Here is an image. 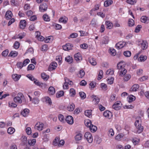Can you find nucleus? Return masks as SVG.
Here are the masks:
<instances>
[{
    "label": "nucleus",
    "mask_w": 149,
    "mask_h": 149,
    "mask_svg": "<svg viewBox=\"0 0 149 149\" xmlns=\"http://www.w3.org/2000/svg\"><path fill=\"white\" fill-rule=\"evenodd\" d=\"M12 15V13L11 11H8L5 15V17L7 19H11Z\"/></svg>",
    "instance_id": "obj_15"
},
{
    "label": "nucleus",
    "mask_w": 149,
    "mask_h": 149,
    "mask_svg": "<svg viewBox=\"0 0 149 149\" xmlns=\"http://www.w3.org/2000/svg\"><path fill=\"white\" fill-rule=\"evenodd\" d=\"M14 47L16 49H18L19 46V43L17 41H16L14 43L13 45Z\"/></svg>",
    "instance_id": "obj_54"
},
{
    "label": "nucleus",
    "mask_w": 149,
    "mask_h": 149,
    "mask_svg": "<svg viewBox=\"0 0 149 149\" xmlns=\"http://www.w3.org/2000/svg\"><path fill=\"white\" fill-rule=\"evenodd\" d=\"M109 41V38L106 36H104L102 40V43L104 44H107Z\"/></svg>",
    "instance_id": "obj_31"
},
{
    "label": "nucleus",
    "mask_w": 149,
    "mask_h": 149,
    "mask_svg": "<svg viewBox=\"0 0 149 149\" xmlns=\"http://www.w3.org/2000/svg\"><path fill=\"white\" fill-rule=\"evenodd\" d=\"M26 26V22L25 20H21L20 22V28L22 29H24Z\"/></svg>",
    "instance_id": "obj_13"
},
{
    "label": "nucleus",
    "mask_w": 149,
    "mask_h": 149,
    "mask_svg": "<svg viewBox=\"0 0 149 149\" xmlns=\"http://www.w3.org/2000/svg\"><path fill=\"white\" fill-rule=\"evenodd\" d=\"M114 78L113 77H111L110 79L107 80V83L108 84H113Z\"/></svg>",
    "instance_id": "obj_56"
},
{
    "label": "nucleus",
    "mask_w": 149,
    "mask_h": 149,
    "mask_svg": "<svg viewBox=\"0 0 149 149\" xmlns=\"http://www.w3.org/2000/svg\"><path fill=\"white\" fill-rule=\"evenodd\" d=\"M68 18L64 16L61 17L59 20V22H62L64 24H65L67 23L68 21Z\"/></svg>",
    "instance_id": "obj_17"
},
{
    "label": "nucleus",
    "mask_w": 149,
    "mask_h": 149,
    "mask_svg": "<svg viewBox=\"0 0 149 149\" xmlns=\"http://www.w3.org/2000/svg\"><path fill=\"white\" fill-rule=\"evenodd\" d=\"M84 137L89 143H91L93 140V137L91 134L89 132H86L84 135Z\"/></svg>",
    "instance_id": "obj_3"
},
{
    "label": "nucleus",
    "mask_w": 149,
    "mask_h": 149,
    "mask_svg": "<svg viewBox=\"0 0 149 149\" xmlns=\"http://www.w3.org/2000/svg\"><path fill=\"white\" fill-rule=\"evenodd\" d=\"M44 20L46 21H49L50 20V19L48 15L47 14H44L43 17Z\"/></svg>",
    "instance_id": "obj_41"
},
{
    "label": "nucleus",
    "mask_w": 149,
    "mask_h": 149,
    "mask_svg": "<svg viewBox=\"0 0 149 149\" xmlns=\"http://www.w3.org/2000/svg\"><path fill=\"white\" fill-rule=\"evenodd\" d=\"M21 75L17 74H14L12 75V78L14 81H18L20 78L21 77Z\"/></svg>",
    "instance_id": "obj_18"
},
{
    "label": "nucleus",
    "mask_w": 149,
    "mask_h": 149,
    "mask_svg": "<svg viewBox=\"0 0 149 149\" xmlns=\"http://www.w3.org/2000/svg\"><path fill=\"white\" fill-rule=\"evenodd\" d=\"M132 141L134 145L138 144L139 142V140L137 138H133L132 139Z\"/></svg>",
    "instance_id": "obj_46"
},
{
    "label": "nucleus",
    "mask_w": 149,
    "mask_h": 149,
    "mask_svg": "<svg viewBox=\"0 0 149 149\" xmlns=\"http://www.w3.org/2000/svg\"><path fill=\"white\" fill-rule=\"evenodd\" d=\"M78 34L76 33H73L71 34L70 36V37L71 38H74L77 37Z\"/></svg>",
    "instance_id": "obj_63"
},
{
    "label": "nucleus",
    "mask_w": 149,
    "mask_h": 149,
    "mask_svg": "<svg viewBox=\"0 0 149 149\" xmlns=\"http://www.w3.org/2000/svg\"><path fill=\"white\" fill-rule=\"evenodd\" d=\"M18 54V52L15 51H11L8 55V56L15 57Z\"/></svg>",
    "instance_id": "obj_23"
},
{
    "label": "nucleus",
    "mask_w": 149,
    "mask_h": 149,
    "mask_svg": "<svg viewBox=\"0 0 149 149\" xmlns=\"http://www.w3.org/2000/svg\"><path fill=\"white\" fill-rule=\"evenodd\" d=\"M15 131V129L13 127H10L8 128L7 132L8 134H13Z\"/></svg>",
    "instance_id": "obj_36"
},
{
    "label": "nucleus",
    "mask_w": 149,
    "mask_h": 149,
    "mask_svg": "<svg viewBox=\"0 0 149 149\" xmlns=\"http://www.w3.org/2000/svg\"><path fill=\"white\" fill-rule=\"evenodd\" d=\"M141 22L145 23L147 24L149 22V17L146 16H142L141 17Z\"/></svg>",
    "instance_id": "obj_12"
},
{
    "label": "nucleus",
    "mask_w": 149,
    "mask_h": 149,
    "mask_svg": "<svg viewBox=\"0 0 149 149\" xmlns=\"http://www.w3.org/2000/svg\"><path fill=\"white\" fill-rule=\"evenodd\" d=\"M65 60L69 63H71L72 62L73 58L72 57L68 56L65 58Z\"/></svg>",
    "instance_id": "obj_30"
},
{
    "label": "nucleus",
    "mask_w": 149,
    "mask_h": 149,
    "mask_svg": "<svg viewBox=\"0 0 149 149\" xmlns=\"http://www.w3.org/2000/svg\"><path fill=\"white\" fill-rule=\"evenodd\" d=\"M36 142V139H30L28 140V143L29 144L30 146H33L34 145Z\"/></svg>",
    "instance_id": "obj_29"
},
{
    "label": "nucleus",
    "mask_w": 149,
    "mask_h": 149,
    "mask_svg": "<svg viewBox=\"0 0 149 149\" xmlns=\"http://www.w3.org/2000/svg\"><path fill=\"white\" fill-rule=\"evenodd\" d=\"M84 123L85 125L87 127H89V128H90V127L92 125V124L90 120H87L85 121Z\"/></svg>",
    "instance_id": "obj_48"
},
{
    "label": "nucleus",
    "mask_w": 149,
    "mask_h": 149,
    "mask_svg": "<svg viewBox=\"0 0 149 149\" xmlns=\"http://www.w3.org/2000/svg\"><path fill=\"white\" fill-rule=\"evenodd\" d=\"M74 57L75 59L77 61L81 60L82 59L80 54L79 53L75 54L74 55Z\"/></svg>",
    "instance_id": "obj_14"
},
{
    "label": "nucleus",
    "mask_w": 149,
    "mask_h": 149,
    "mask_svg": "<svg viewBox=\"0 0 149 149\" xmlns=\"http://www.w3.org/2000/svg\"><path fill=\"white\" fill-rule=\"evenodd\" d=\"M8 53V49H6L4 50L2 53V55L3 56H7Z\"/></svg>",
    "instance_id": "obj_57"
},
{
    "label": "nucleus",
    "mask_w": 149,
    "mask_h": 149,
    "mask_svg": "<svg viewBox=\"0 0 149 149\" xmlns=\"http://www.w3.org/2000/svg\"><path fill=\"white\" fill-rule=\"evenodd\" d=\"M48 92L50 95H52L55 92V89L53 87L51 86L49 87L48 89Z\"/></svg>",
    "instance_id": "obj_16"
},
{
    "label": "nucleus",
    "mask_w": 149,
    "mask_h": 149,
    "mask_svg": "<svg viewBox=\"0 0 149 149\" xmlns=\"http://www.w3.org/2000/svg\"><path fill=\"white\" fill-rule=\"evenodd\" d=\"M82 137V135L80 133H78L75 136V139L77 141H79L81 139Z\"/></svg>",
    "instance_id": "obj_19"
},
{
    "label": "nucleus",
    "mask_w": 149,
    "mask_h": 149,
    "mask_svg": "<svg viewBox=\"0 0 149 149\" xmlns=\"http://www.w3.org/2000/svg\"><path fill=\"white\" fill-rule=\"evenodd\" d=\"M117 68L118 69L121 70L120 71V75L121 76H124L127 72L126 70L123 68L121 63H119L117 65Z\"/></svg>",
    "instance_id": "obj_2"
},
{
    "label": "nucleus",
    "mask_w": 149,
    "mask_h": 149,
    "mask_svg": "<svg viewBox=\"0 0 149 149\" xmlns=\"http://www.w3.org/2000/svg\"><path fill=\"white\" fill-rule=\"evenodd\" d=\"M135 97L132 95H131L128 98V101L129 102H131L134 100Z\"/></svg>",
    "instance_id": "obj_40"
},
{
    "label": "nucleus",
    "mask_w": 149,
    "mask_h": 149,
    "mask_svg": "<svg viewBox=\"0 0 149 149\" xmlns=\"http://www.w3.org/2000/svg\"><path fill=\"white\" fill-rule=\"evenodd\" d=\"M35 68V66L33 64H29L27 68L28 71L30 70H33Z\"/></svg>",
    "instance_id": "obj_44"
},
{
    "label": "nucleus",
    "mask_w": 149,
    "mask_h": 149,
    "mask_svg": "<svg viewBox=\"0 0 149 149\" xmlns=\"http://www.w3.org/2000/svg\"><path fill=\"white\" fill-rule=\"evenodd\" d=\"M44 126L43 123L41 122H38L35 125L34 128L35 129H36L39 131H41L43 130V127Z\"/></svg>",
    "instance_id": "obj_4"
},
{
    "label": "nucleus",
    "mask_w": 149,
    "mask_h": 149,
    "mask_svg": "<svg viewBox=\"0 0 149 149\" xmlns=\"http://www.w3.org/2000/svg\"><path fill=\"white\" fill-rule=\"evenodd\" d=\"M131 77V75L129 74H126L124 77V79L125 81H128Z\"/></svg>",
    "instance_id": "obj_45"
},
{
    "label": "nucleus",
    "mask_w": 149,
    "mask_h": 149,
    "mask_svg": "<svg viewBox=\"0 0 149 149\" xmlns=\"http://www.w3.org/2000/svg\"><path fill=\"white\" fill-rule=\"evenodd\" d=\"M128 23L129 26L130 27L133 26L134 24V21L132 19H129Z\"/></svg>",
    "instance_id": "obj_47"
},
{
    "label": "nucleus",
    "mask_w": 149,
    "mask_h": 149,
    "mask_svg": "<svg viewBox=\"0 0 149 149\" xmlns=\"http://www.w3.org/2000/svg\"><path fill=\"white\" fill-rule=\"evenodd\" d=\"M105 24L107 25V28L108 29H111L113 26V24L109 21H106Z\"/></svg>",
    "instance_id": "obj_28"
},
{
    "label": "nucleus",
    "mask_w": 149,
    "mask_h": 149,
    "mask_svg": "<svg viewBox=\"0 0 149 149\" xmlns=\"http://www.w3.org/2000/svg\"><path fill=\"white\" fill-rule=\"evenodd\" d=\"M79 94L81 99H84L86 97V94L84 92H79Z\"/></svg>",
    "instance_id": "obj_43"
},
{
    "label": "nucleus",
    "mask_w": 149,
    "mask_h": 149,
    "mask_svg": "<svg viewBox=\"0 0 149 149\" xmlns=\"http://www.w3.org/2000/svg\"><path fill=\"white\" fill-rule=\"evenodd\" d=\"M26 132L28 135H30L31 133V128L30 127H28L26 129Z\"/></svg>",
    "instance_id": "obj_62"
},
{
    "label": "nucleus",
    "mask_w": 149,
    "mask_h": 149,
    "mask_svg": "<svg viewBox=\"0 0 149 149\" xmlns=\"http://www.w3.org/2000/svg\"><path fill=\"white\" fill-rule=\"evenodd\" d=\"M73 46L70 43H67L65 45L63 46V49L65 50H69L71 49Z\"/></svg>",
    "instance_id": "obj_7"
},
{
    "label": "nucleus",
    "mask_w": 149,
    "mask_h": 149,
    "mask_svg": "<svg viewBox=\"0 0 149 149\" xmlns=\"http://www.w3.org/2000/svg\"><path fill=\"white\" fill-rule=\"evenodd\" d=\"M58 119L61 122H64V119L63 116L61 114H60L58 116Z\"/></svg>",
    "instance_id": "obj_51"
},
{
    "label": "nucleus",
    "mask_w": 149,
    "mask_h": 149,
    "mask_svg": "<svg viewBox=\"0 0 149 149\" xmlns=\"http://www.w3.org/2000/svg\"><path fill=\"white\" fill-rule=\"evenodd\" d=\"M17 68L20 69H21L23 67H24L23 66L22 63L21 62H18L17 63Z\"/></svg>",
    "instance_id": "obj_59"
},
{
    "label": "nucleus",
    "mask_w": 149,
    "mask_h": 149,
    "mask_svg": "<svg viewBox=\"0 0 149 149\" xmlns=\"http://www.w3.org/2000/svg\"><path fill=\"white\" fill-rule=\"evenodd\" d=\"M29 112V110L27 109H25L21 112V114L23 116L25 117Z\"/></svg>",
    "instance_id": "obj_25"
},
{
    "label": "nucleus",
    "mask_w": 149,
    "mask_h": 149,
    "mask_svg": "<svg viewBox=\"0 0 149 149\" xmlns=\"http://www.w3.org/2000/svg\"><path fill=\"white\" fill-rule=\"evenodd\" d=\"M41 76L42 78L44 80L46 81L49 79V76L46 75L45 73L43 72L41 73Z\"/></svg>",
    "instance_id": "obj_21"
},
{
    "label": "nucleus",
    "mask_w": 149,
    "mask_h": 149,
    "mask_svg": "<svg viewBox=\"0 0 149 149\" xmlns=\"http://www.w3.org/2000/svg\"><path fill=\"white\" fill-rule=\"evenodd\" d=\"M141 27L142 26L141 25H137V26L136 28L135 32L136 33L139 32L140 31Z\"/></svg>",
    "instance_id": "obj_55"
},
{
    "label": "nucleus",
    "mask_w": 149,
    "mask_h": 149,
    "mask_svg": "<svg viewBox=\"0 0 149 149\" xmlns=\"http://www.w3.org/2000/svg\"><path fill=\"white\" fill-rule=\"evenodd\" d=\"M103 116L106 118L110 119L112 116V113L108 110L105 111L103 113Z\"/></svg>",
    "instance_id": "obj_6"
},
{
    "label": "nucleus",
    "mask_w": 149,
    "mask_h": 149,
    "mask_svg": "<svg viewBox=\"0 0 149 149\" xmlns=\"http://www.w3.org/2000/svg\"><path fill=\"white\" fill-rule=\"evenodd\" d=\"M14 100L15 102H18L19 103H21L22 102V100L19 97H15L14 98Z\"/></svg>",
    "instance_id": "obj_38"
},
{
    "label": "nucleus",
    "mask_w": 149,
    "mask_h": 149,
    "mask_svg": "<svg viewBox=\"0 0 149 149\" xmlns=\"http://www.w3.org/2000/svg\"><path fill=\"white\" fill-rule=\"evenodd\" d=\"M110 53L112 55L114 56L116 55V52L115 49H110Z\"/></svg>",
    "instance_id": "obj_60"
},
{
    "label": "nucleus",
    "mask_w": 149,
    "mask_h": 149,
    "mask_svg": "<svg viewBox=\"0 0 149 149\" xmlns=\"http://www.w3.org/2000/svg\"><path fill=\"white\" fill-rule=\"evenodd\" d=\"M91 97L93 98V101H94L95 104H97L100 101V98L97 96L94 95L91 96Z\"/></svg>",
    "instance_id": "obj_20"
},
{
    "label": "nucleus",
    "mask_w": 149,
    "mask_h": 149,
    "mask_svg": "<svg viewBox=\"0 0 149 149\" xmlns=\"http://www.w3.org/2000/svg\"><path fill=\"white\" fill-rule=\"evenodd\" d=\"M89 129L92 132H94L97 130V128L95 126L92 125L90 127Z\"/></svg>",
    "instance_id": "obj_33"
},
{
    "label": "nucleus",
    "mask_w": 149,
    "mask_h": 149,
    "mask_svg": "<svg viewBox=\"0 0 149 149\" xmlns=\"http://www.w3.org/2000/svg\"><path fill=\"white\" fill-rule=\"evenodd\" d=\"M120 104L121 102L120 101H117V102H115V103L113 105V108L116 110H119L121 107Z\"/></svg>",
    "instance_id": "obj_5"
},
{
    "label": "nucleus",
    "mask_w": 149,
    "mask_h": 149,
    "mask_svg": "<svg viewBox=\"0 0 149 149\" xmlns=\"http://www.w3.org/2000/svg\"><path fill=\"white\" fill-rule=\"evenodd\" d=\"M89 63L92 65H95L96 64V62L95 59L93 58H89Z\"/></svg>",
    "instance_id": "obj_32"
},
{
    "label": "nucleus",
    "mask_w": 149,
    "mask_h": 149,
    "mask_svg": "<svg viewBox=\"0 0 149 149\" xmlns=\"http://www.w3.org/2000/svg\"><path fill=\"white\" fill-rule=\"evenodd\" d=\"M79 74L80 75V77L81 78L83 77L85 75V72L84 70L83 69L80 70L79 71Z\"/></svg>",
    "instance_id": "obj_61"
},
{
    "label": "nucleus",
    "mask_w": 149,
    "mask_h": 149,
    "mask_svg": "<svg viewBox=\"0 0 149 149\" xmlns=\"http://www.w3.org/2000/svg\"><path fill=\"white\" fill-rule=\"evenodd\" d=\"M32 102L34 104H38L39 102L38 98L36 97L33 98L32 99Z\"/></svg>",
    "instance_id": "obj_42"
},
{
    "label": "nucleus",
    "mask_w": 149,
    "mask_h": 149,
    "mask_svg": "<svg viewBox=\"0 0 149 149\" xmlns=\"http://www.w3.org/2000/svg\"><path fill=\"white\" fill-rule=\"evenodd\" d=\"M91 111V110H86L85 111V114L86 116L90 117L92 115Z\"/></svg>",
    "instance_id": "obj_37"
},
{
    "label": "nucleus",
    "mask_w": 149,
    "mask_h": 149,
    "mask_svg": "<svg viewBox=\"0 0 149 149\" xmlns=\"http://www.w3.org/2000/svg\"><path fill=\"white\" fill-rule=\"evenodd\" d=\"M100 87L104 90H106L107 89V85L104 83H102L101 84Z\"/></svg>",
    "instance_id": "obj_49"
},
{
    "label": "nucleus",
    "mask_w": 149,
    "mask_h": 149,
    "mask_svg": "<svg viewBox=\"0 0 149 149\" xmlns=\"http://www.w3.org/2000/svg\"><path fill=\"white\" fill-rule=\"evenodd\" d=\"M113 3L112 0H106L104 3V6L105 7H108L111 5Z\"/></svg>",
    "instance_id": "obj_26"
},
{
    "label": "nucleus",
    "mask_w": 149,
    "mask_h": 149,
    "mask_svg": "<svg viewBox=\"0 0 149 149\" xmlns=\"http://www.w3.org/2000/svg\"><path fill=\"white\" fill-rule=\"evenodd\" d=\"M126 43L125 42H119L116 44V46L118 49H120L123 47L125 45H126Z\"/></svg>",
    "instance_id": "obj_10"
},
{
    "label": "nucleus",
    "mask_w": 149,
    "mask_h": 149,
    "mask_svg": "<svg viewBox=\"0 0 149 149\" xmlns=\"http://www.w3.org/2000/svg\"><path fill=\"white\" fill-rule=\"evenodd\" d=\"M39 10L41 12H44L47 10V6L45 3H43L40 5L39 6Z\"/></svg>",
    "instance_id": "obj_8"
},
{
    "label": "nucleus",
    "mask_w": 149,
    "mask_h": 149,
    "mask_svg": "<svg viewBox=\"0 0 149 149\" xmlns=\"http://www.w3.org/2000/svg\"><path fill=\"white\" fill-rule=\"evenodd\" d=\"M124 135L122 134H118L115 137V139L118 141H120L121 140Z\"/></svg>",
    "instance_id": "obj_35"
},
{
    "label": "nucleus",
    "mask_w": 149,
    "mask_h": 149,
    "mask_svg": "<svg viewBox=\"0 0 149 149\" xmlns=\"http://www.w3.org/2000/svg\"><path fill=\"white\" fill-rule=\"evenodd\" d=\"M141 117H139L138 118L139 120H137L134 123L135 125L137 130V132L139 133H141L143 129V127L141 126V123L139 122L140 120H141ZM137 119H138V118Z\"/></svg>",
    "instance_id": "obj_1"
},
{
    "label": "nucleus",
    "mask_w": 149,
    "mask_h": 149,
    "mask_svg": "<svg viewBox=\"0 0 149 149\" xmlns=\"http://www.w3.org/2000/svg\"><path fill=\"white\" fill-rule=\"evenodd\" d=\"M139 85L137 84H135L132 87L130 91H136L139 88Z\"/></svg>",
    "instance_id": "obj_22"
},
{
    "label": "nucleus",
    "mask_w": 149,
    "mask_h": 149,
    "mask_svg": "<svg viewBox=\"0 0 149 149\" xmlns=\"http://www.w3.org/2000/svg\"><path fill=\"white\" fill-rule=\"evenodd\" d=\"M146 56L142 55H141L138 58V61H144L146 60Z\"/></svg>",
    "instance_id": "obj_34"
},
{
    "label": "nucleus",
    "mask_w": 149,
    "mask_h": 149,
    "mask_svg": "<svg viewBox=\"0 0 149 149\" xmlns=\"http://www.w3.org/2000/svg\"><path fill=\"white\" fill-rule=\"evenodd\" d=\"M29 62V60L28 59H26L24 61L23 63H22L23 66H26Z\"/></svg>",
    "instance_id": "obj_58"
},
{
    "label": "nucleus",
    "mask_w": 149,
    "mask_h": 149,
    "mask_svg": "<svg viewBox=\"0 0 149 149\" xmlns=\"http://www.w3.org/2000/svg\"><path fill=\"white\" fill-rule=\"evenodd\" d=\"M131 52L130 51H127L124 52V55L126 57H130L131 55Z\"/></svg>",
    "instance_id": "obj_50"
},
{
    "label": "nucleus",
    "mask_w": 149,
    "mask_h": 149,
    "mask_svg": "<svg viewBox=\"0 0 149 149\" xmlns=\"http://www.w3.org/2000/svg\"><path fill=\"white\" fill-rule=\"evenodd\" d=\"M64 94L63 91H61L57 92L56 94V97L57 98L63 96Z\"/></svg>",
    "instance_id": "obj_39"
},
{
    "label": "nucleus",
    "mask_w": 149,
    "mask_h": 149,
    "mask_svg": "<svg viewBox=\"0 0 149 149\" xmlns=\"http://www.w3.org/2000/svg\"><path fill=\"white\" fill-rule=\"evenodd\" d=\"M74 107L75 106L74 104L72 103L69 106L67 107V109L69 111H72L74 109Z\"/></svg>",
    "instance_id": "obj_27"
},
{
    "label": "nucleus",
    "mask_w": 149,
    "mask_h": 149,
    "mask_svg": "<svg viewBox=\"0 0 149 149\" xmlns=\"http://www.w3.org/2000/svg\"><path fill=\"white\" fill-rule=\"evenodd\" d=\"M57 65V63L55 62L52 63L49 65L48 70L50 71L55 70L56 68Z\"/></svg>",
    "instance_id": "obj_9"
},
{
    "label": "nucleus",
    "mask_w": 149,
    "mask_h": 149,
    "mask_svg": "<svg viewBox=\"0 0 149 149\" xmlns=\"http://www.w3.org/2000/svg\"><path fill=\"white\" fill-rule=\"evenodd\" d=\"M113 72L114 71L113 70H111L109 69L106 72V74L107 75L110 74L111 75L113 74Z\"/></svg>",
    "instance_id": "obj_64"
},
{
    "label": "nucleus",
    "mask_w": 149,
    "mask_h": 149,
    "mask_svg": "<svg viewBox=\"0 0 149 149\" xmlns=\"http://www.w3.org/2000/svg\"><path fill=\"white\" fill-rule=\"evenodd\" d=\"M70 93L71 94V97H73L75 95V91L73 88L70 89Z\"/></svg>",
    "instance_id": "obj_52"
},
{
    "label": "nucleus",
    "mask_w": 149,
    "mask_h": 149,
    "mask_svg": "<svg viewBox=\"0 0 149 149\" xmlns=\"http://www.w3.org/2000/svg\"><path fill=\"white\" fill-rule=\"evenodd\" d=\"M67 122L70 125H72L73 123V117L70 116H67L65 119Z\"/></svg>",
    "instance_id": "obj_11"
},
{
    "label": "nucleus",
    "mask_w": 149,
    "mask_h": 149,
    "mask_svg": "<svg viewBox=\"0 0 149 149\" xmlns=\"http://www.w3.org/2000/svg\"><path fill=\"white\" fill-rule=\"evenodd\" d=\"M126 2L128 3L133 5L136 2V0H126Z\"/></svg>",
    "instance_id": "obj_53"
},
{
    "label": "nucleus",
    "mask_w": 149,
    "mask_h": 149,
    "mask_svg": "<svg viewBox=\"0 0 149 149\" xmlns=\"http://www.w3.org/2000/svg\"><path fill=\"white\" fill-rule=\"evenodd\" d=\"M142 48L143 50L146 49L148 47L147 42L146 41H142V42L141 43Z\"/></svg>",
    "instance_id": "obj_24"
}]
</instances>
